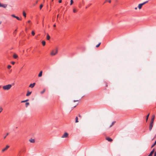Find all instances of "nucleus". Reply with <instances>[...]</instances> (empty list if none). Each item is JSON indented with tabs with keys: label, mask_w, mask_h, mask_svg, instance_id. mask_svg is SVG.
I'll use <instances>...</instances> for the list:
<instances>
[{
	"label": "nucleus",
	"mask_w": 156,
	"mask_h": 156,
	"mask_svg": "<svg viewBox=\"0 0 156 156\" xmlns=\"http://www.w3.org/2000/svg\"><path fill=\"white\" fill-rule=\"evenodd\" d=\"M12 87L11 84H8L4 86L3 87V88L4 90H9Z\"/></svg>",
	"instance_id": "1"
},
{
	"label": "nucleus",
	"mask_w": 156,
	"mask_h": 156,
	"mask_svg": "<svg viewBox=\"0 0 156 156\" xmlns=\"http://www.w3.org/2000/svg\"><path fill=\"white\" fill-rule=\"evenodd\" d=\"M57 52L58 49L57 48H56L52 51L51 53V55H55L57 54Z\"/></svg>",
	"instance_id": "2"
},
{
	"label": "nucleus",
	"mask_w": 156,
	"mask_h": 156,
	"mask_svg": "<svg viewBox=\"0 0 156 156\" xmlns=\"http://www.w3.org/2000/svg\"><path fill=\"white\" fill-rule=\"evenodd\" d=\"M154 125V122H151L149 126V130L150 131H151L152 129V127Z\"/></svg>",
	"instance_id": "3"
},
{
	"label": "nucleus",
	"mask_w": 156,
	"mask_h": 156,
	"mask_svg": "<svg viewBox=\"0 0 156 156\" xmlns=\"http://www.w3.org/2000/svg\"><path fill=\"white\" fill-rule=\"evenodd\" d=\"M68 133H65L64 134L62 135V138H65V137H66L68 136Z\"/></svg>",
	"instance_id": "4"
},
{
	"label": "nucleus",
	"mask_w": 156,
	"mask_h": 156,
	"mask_svg": "<svg viewBox=\"0 0 156 156\" xmlns=\"http://www.w3.org/2000/svg\"><path fill=\"white\" fill-rule=\"evenodd\" d=\"M9 145H7L6 147L2 149V151L3 152L6 150L9 147Z\"/></svg>",
	"instance_id": "5"
},
{
	"label": "nucleus",
	"mask_w": 156,
	"mask_h": 156,
	"mask_svg": "<svg viewBox=\"0 0 156 156\" xmlns=\"http://www.w3.org/2000/svg\"><path fill=\"white\" fill-rule=\"evenodd\" d=\"M35 85V83H31L29 87L31 88H33V87H34V86Z\"/></svg>",
	"instance_id": "6"
},
{
	"label": "nucleus",
	"mask_w": 156,
	"mask_h": 156,
	"mask_svg": "<svg viewBox=\"0 0 156 156\" xmlns=\"http://www.w3.org/2000/svg\"><path fill=\"white\" fill-rule=\"evenodd\" d=\"M154 118H155V116H154V115H153L152 117L151 122H154Z\"/></svg>",
	"instance_id": "7"
},
{
	"label": "nucleus",
	"mask_w": 156,
	"mask_h": 156,
	"mask_svg": "<svg viewBox=\"0 0 156 156\" xmlns=\"http://www.w3.org/2000/svg\"><path fill=\"white\" fill-rule=\"evenodd\" d=\"M106 140L109 142H112V139L109 137H107Z\"/></svg>",
	"instance_id": "8"
},
{
	"label": "nucleus",
	"mask_w": 156,
	"mask_h": 156,
	"mask_svg": "<svg viewBox=\"0 0 156 156\" xmlns=\"http://www.w3.org/2000/svg\"><path fill=\"white\" fill-rule=\"evenodd\" d=\"M142 5H143L142 4V3L139 4V5H138V8L139 9H140L141 8Z\"/></svg>",
	"instance_id": "9"
},
{
	"label": "nucleus",
	"mask_w": 156,
	"mask_h": 156,
	"mask_svg": "<svg viewBox=\"0 0 156 156\" xmlns=\"http://www.w3.org/2000/svg\"><path fill=\"white\" fill-rule=\"evenodd\" d=\"M31 93V92L28 91L27 94H26V96H29Z\"/></svg>",
	"instance_id": "10"
},
{
	"label": "nucleus",
	"mask_w": 156,
	"mask_h": 156,
	"mask_svg": "<svg viewBox=\"0 0 156 156\" xmlns=\"http://www.w3.org/2000/svg\"><path fill=\"white\" fill-rule=\"evenodd\" d=\"M6 6H7L6 5H5V4L2 5L1 4V7H2L4 8H5L6 7Z\"/></svg>",
	"instance_id": "11"
},
{
	"label": "nucleus",
	"mask_w": 156,
	"mask_h": 156,
	"mask_svg": "<svg viewBox=\"0 0 156 156\" xmlns=\"http://www.w3.org/2000/svg\"><path fill=\"white\" fill-rule=\"evenodd\" d=\"M29 141L31 142L32 143H34L35 142V140L34 139H31Z\"/></svg>",
	"instance_id": "12"
},
{
	"label": "nucleus",
	"mask_w": 156,
	"mask_h": 156,
	"mask_svg": "<svg viewBox=\"0 0 156 156\" xmlns=\"http://www.w3.org/2000/svg\"><path fill=\"white\" fill-rule=\"evenodd\" d=\"M13 58H17L18 57V56L17 55L15 54H14V55H13Z\"/></svg>",
	"instance_id": "13"
},
{
	"label": "nucleus",
	"mask_w": 156,
	"mask_h": 156,
	"mask_svg": "<svg viewBox=\"0 0 156 156\" xmlns=\"http://www.w3.org/2000/svg\"><path fill=\"white\" fill-rule=\"evenodd\" d=\"M42 71H41L40 72V73H39V74H38V76L39 77L41 76H42Z\"/></svg>",
	"instance_id": "14"
},
{
	"label": "nucleus",
	"mask_w": 156,
	"mask_h": 156,
	"mask_svg": "<svg viewBox=\"0 0 156 156\" xmlns=\"http://www.w3.org/2000/svg\"><path fill=\"white\" fill-rule=\"evenodd\" d=\"M50 38V37L48 34H47V39L48 40H49Z\"/></svg>",
	"instance_id": "15"
},
{
	"label": "nucleus",
	"mask_w": 156,
	"mask_h": 156,
	"mask_svg": "<svg viewBox=\"0 0 156 156\" xmlns=\"http://www.w3.org/2000/svg\"><path fill=\"white\" fill-rule=\"evenodd\" d=\"M115 122V121H113V122L112 123V124L109 127H111L114 124V123Z\"/></svg>",
	"instance_id": "16"
},
{
	"label": "nucleus",
	"mask_w": 156,
	"mask_h": 156,
	"mask_svg": "<svg viewBox=\"0 0 156 156\" xmlns=\"http://www.w3.org/2000/svg\"><path fill=\"white\" fill-rule=\"evenodd\" d=\"M42 43L43 46H44L45 45V42L44 41H42Z\"/></svg>",
	"instance_id": "17"
},
{
	"label": "nucleus",
	"mask_w": 156,
	"mask_h": 156,
	"mask_svg": "<svg viewBox=\"0 0 156 156\" xmlns=\"http://www.w3.org/2000/svg\"><path fill=\"white\" fill-rule=\"evenodd\" d=\"M149 115V114L146 116V121L147 122V121Z\"/></svg>",
	"instance_id": "18"
},
{
	"label": "nucleus",
	"mask_w": 156,
	"mask_h": 156,
	"mask_svg": "<svg viewBox=\"0 0 156 156\" xmlns=\"http://www.w3.org/2000/svg\"><path fill=\"white\" fill-rule=\"evenodd\" d=\"M23 16H24L25 17H26V13L25 12H23Z\"/></svg>",
	"instance_id": "19"
},
{
	"label": "nucleus",
	"mask_w": 156,
	"mask_h": 156,
	"mask_svg": "<svg viewBox=\"0 0 156 156\" xmlns=\"http://www.w3.org/2000/svg\"><path fill=\"white\" fill-rule=\"evenodd\" d=\"M78 122V118L77 117H76V118L75 122L76 123V122Z\"/></svg>",
	"instance_id": "20"
},
{
	"label": "nucleus",
	"mask_w": 156,
	"mask_h": 156,
	"mask_svg": "<svg viewBox=\"0 0 156 156\" xmlns=\"http://www.w3.org/2000/svg\"><path fill=\"white\" fill-rule=\"evenodd\" d=\"M156 144V140L154 144L152 145L151 147H152Z\"/></svg>",
	"instance_id": "21"
},
{
	"label": "nucleus",
	"mask_w": 156,
	"mask_h": 156,
	"mask_svg": "<svg viewBox=\"0 0 156 156\" xmlns=\"http://www.w3.org/2000/svg\"><path fill=\"white\" fill-rule=\"evenodd\" d=\"M15 18H16L17 20H21V19L19 17L17 16H16Z\"/></svg>",
	"instance_id": "22"
},
{
	"label": "nucleus",
	"mask_w": 156,
	"mask_h": 156,
	"mask_svg": "<svg viewBox=\"0 0 156 156\" xmlns=\"http://www.w3.org/2000/svg\"><path fill=\"white\" fill-rule=\"evenodd\" d=\"M148 2V1H146V2H144L143 3H142V4L143 5H144L145 4H146V3H147Z\"/></svg>",
	"instance_id": "23"
},
{
	"label": "nucleus",
	"mask_w": 156,
	"mask_h": 156,
	"mask_svg": "<svg viewBox=\"0 0 156 156\" xmlns=\"http://www.w3.org/2000/svg\"><path fill=\"white\" fill-rule=\"evenodd\" d=\"M29 105V102H27L25 104L26 106V107H27L28 105Z\"/></svg>",
	"instance_id": "24"
},
{
	"label": "nucleus",
	"mask_w": 156,
	"mask_h": 156,
	"mask_svg": "<svg viewBox=\"0 0 156 156\" xmlns=\"http://www.w3.org/2000/svg\"><path fill=\"white\" fill-rule=\"evenodd\" d=\"M29 101V100H28V99H27V100H24V101H21V102H22V103H23V102H27V101Z\"/></svg>",
	"instance_id": "25"
},
{
	"label": "nucleus",
	"mask_w": 156,
	"mask_h": 156,
	"mask_svg": "<svg viewBox=\"0 0 156 156\" xmlns=\"http://www.w3.org/2000/svg\"><path fill=\"white\" fill-rule=\"evenodd\" d=\"M101 44V43H99L98 44H97L96 46V47L97 48H98V47H99V46Z\"/></svg>",
	"instance_id": "26"
},
{
	"label": "nucleus",
	"mask_w": 156,
	"mask_h": 156,
	"mask_svg": "<svg viewBox=\"0 0 156 156\" xmlns=\"http://www.w3.org/2000/svg\"><path fill=\"white\" fill-rule=\"evenodd\" d=\"M9 133H7V134H6V135H5V136L4 137V139H5L6 137L8 135H9Z\"/></svg>",
	"instance_id": "27"
},
{
	"label": "nucleus",
	"mask_w": 156,
	"mask_h": 156,
	"mask_svg": "<svg viewBox=\"0 0 156 156\" xmlns=\"http://www.w3.org/2000/svg\"><path fill=\"white\" fill-rule=\"evenodd\" d=\"M31 34H32L33 35V36H34L35 34V33L34 32V31H32V32H31Z\"/></svg>",
	"instance_id": "28"
},
{
	"label": "nucleus",
	"mask_w": 156,
	"mask_h": 156,
	"mask_svg": "<svg viewBox=\"0 0 156 156\" xmlns=\"http://www.w3.org/2000/svg\"><path fill=\"white\" fill-rule=\"evenodd\" d=\"M73 0H71L70 1V5H72V4L73 3Z\"/></svg>",
	"instance_id": "29"
},
{
	"label": "nucleus",
	"mask_w": 156,
	"mask_h": 156,
	"mask_svg": "<svg viewBox=\"0 0 156 156\" xmlns=\"http://www.w3.org/2000/svg\"><path fill=\"white\" fill-rule=\"evenodd\" d=\"M43 5L42 4H41L40 5V9H41L43 7Z\"/></svg>",
	"instance_id": "30"
},
{
	"label": "nucleus",
	"mask_w": 156,
	"mask_h": 156,
	"mask_svg": "<svg viewBox=\"0 0 156 156\" xmlns=\"http://www.w3.org/2000/svg\"><path fill=\"white\" fill-rule=\"evenodd\" d=\"M45 91V89H44L41 92V94H43Z\"/></svg>",
	"instance_id": "31"
},
{
	"label": "nucleus",
	"mask_w": 156,
	"mask_h": 156,
	"mask_svg": "<svg viewBox=\"0 0 156 156\" xmlns=\"http://www.w3.org/2000/svg\"><path fill=\"white\" fill-rule=\"evenodd\" d=\"M106 2H108L109 3L111 2V0H106Z\"/></svg>",
	"instance_id": "32"
},
{
	"label": "nucleus",
	"mask_w": 156,
	"mask_h": 156,
	"mask_svg": "<svg viewBox=\"0 0 156 156\" xmlns=\"http://www.w3.org/2000/svg\"><path fill=\"white\" fill-rule=\"evenodd\" d=\"M11 67V66H10V65H9L8 66V69H10Z\"/></svg>",
	"instance_id": "33"
},
{
	"label": "nucleus",
	"mask_w": 156,
	"mask_h": 156,
	"mask_svg": "<svg viewBox=\"0 0 156 156\" xmlns=\"http://www.w3.org/2000/svg\"><path fill=\"white\" fill-rule=\"evenodd\" d=\"M0 109L1 110V111H0V113L2 111L3 109L2 107H0Z\"/></svg>",
	"instance_id": "34"
},
{
	"label": "nucleus",
	"mask_w": 156,
	"mask_h": 156,
	"mask_svg": "<svg viewBox=\"0 0 156 156\" xmlns=\"http://www.w3.org/2000/svg\"><path fill=\"white\" fill-rule=\"evenodd\" d=\"M12 16L13 17H15V18H16V16H15L14 15V14H12Z\"/></svg>",
	"instance_id": "35"
},
{
	"label": "nucleus",
	"mask_w": 156,
	"mask_h": 156,
	"mask_svg": "<svg viewBox=\"0 0 156 156\" xmlns=\"http://www.w3.org/2000/svg\"><path fill=\"white\" fill-rule=\"evenodd\" d=\"M73 12L74 13H75L76 12V10L75 9H73Z\"/></svg>",
	"instance_id": "36"
},
{
	"label": "nucleus",
	"mask_w": 156,
	"mask_h": 156,
	"mask_svg": "<svg viewBox=\"0 0 156 156\" xmlns=\"http://www.w3.org/2000/svg\"><path fill=\"white\" fill-rule=\"evenodd\" d=\"M15 62H12V65H14V64H15Z\"/></svg>",
	"instance_id": "37"
},
{
	"label": "nucleus",
	"mask_w": 156,
	"mask_h": 156,
	"mask_svg": "<svg viewBox=\"0 0 156 156\" xmlns=\"http://www.w3.org/2000/svg\"><path fill=\"white\" fill-rule=\"evenodd\" d=\"M62 2V0H59L58 2H59V3H61V2Z\"/></svg>",
	"instance_id": "38"
},
{
	"label": "nucleus",
	"mask_w": 156,
	"mask_h": 156,
	"mask_svg": "<svg viewBox=\"0 0 156 156\" xmlns=\"http://www.w3.org/2000/svg\"><path fill=\"white\" fill-rule=\"evenodd\" d=\"M91 5V4H90V5H88V6H87V7H86V9H87V8H88V7H89V6H90Z\"/></svg>",
	"instance_id": "39"
},
{
	"label": "nucleus",
	"mask_w": 156,
	"mask_h": 156,
	"mask_svg": "<svg viewBox=\"0 0 156 156\" xmlns=\"http://www.w3.org/2000/svg\"><path fill=\"white\" fill-rule=\"evenodd\" d=\"M154 156H156V151L154 153Z\"/></svg>",
	"instance_id": "40"
},
{
	"label": "nucleus",
	"mask_w": 156,
	"mask_h": 156,
	"mask_svg": "<svg viewBox=\"0 0 156 156\" xmlns=\"http://www.w3.org/2000/svg\"><path fill=\"white\" fill-rule=\"evenodd\" d=\"M79 101L78 100H74L73 101V102H76V101Z\"/></svg>",
	"instance_id": "41"
},
{
	"label": "nucleus",
	"mask_w": 156,
	"mask_h": 156,
	"mask_svg": "<svg viewBox=\"0 0 156 156\" xmlns=\"http://www.w3.org/2000/svg\"><path fill=\"white\" fill-rule=\"evenodd\" d=\"M53 26L54 27H56V25L55 24H54Z\"/></svg>",
	"instance_id": "42"
},
{
	"label": "nucleus",
	"mask_w": 156,
	"mask_h": 156,
	"mask_svg": "<svg viewBox=\"0 0 156 156\" xmlns=\"http://www.w3.org/2000/svg\"><path fill=\"white\" fill-rule=\"evenodd\" d=\"M30 20H29V21H28V23H30Z\"/></svg>",
	"instance_id": "43"
},
{
	"label": "nucleus",
	"mask_w": 156,
	"mask_h": 156,
	"mask_svg": "<svg viewBox=\"0 0 156 156\" xmlns=\"http://www.w3.org/2000/svg\"><path fill=\"white\" fill-rule=\"evenodd\" d=\"M37 2H38V1H36V4H37Z\"/></svg>",
	"instance_id": "44"
},
{
	"label": "nucleus",
	"mask_w": 156,
	"mask_h": 156,
	"mask_svg": "<svg viewBox=\"0 0 156 156\" xmlns=\"http://www.w3.org/2000/svg\"><path fill=\"white\" fill-rule=\"evenodd\" d=\"M135 9H137V7H136V8H135Z\"/></svg>",
	"instance_id": "45"
},
{
	"label": "nucleus",
	"mask_w": 156,
	"mask_h": 156,
	"mask_svg": "<svg viewBox=\"0 0 156 156\" xmlns=\"http://www.w3.org/2000/svg\"><path fill=\"white\" fill-rule=\"evenodd\" d=\"M1 23H2V22H1H1H0V24Z\"/></svg>",
	"instance_id": "46"
},
{
	"label": "nucleus",
	"mask_w": 156,
	"mask_h": 156,
	"mask_svg": "<svg viewBox=\"0 0 156 156\" xmlns=\"http://www.w3.org/2000/svg\"><path fill=\"white\" fill-rule=\"evenodd\" d=\"M76 106H74L73 107H74V108H75Z\"/></svg>",
	"instance_id": "47"
},
{
	"label": "nucleus",
	"mask_w": 156,
	"mask_h": 156,
	"mask_svg": "<svg viewBox=\"0 0 156 156\" xmlns=\"http://www.w3.org/2000/svg\"><path fill=\"white\" fill-rule=\"evenodd\" d=\"M58 16H57V17H58Z\"/></svg>",
	"instance_id": "48"
},
{
	"label": "nucleus",
	"mask_w": 156,
	"mask_h": 156,
	"mask_svg": "<svg viewBox=\"0 0 156 156\" xmlns=\"http://www.w3.org/2000/svg\"><path fill=\"white\" fill-rule=\"evenodd\" d=\"M79 117H80V115H79Z\"/></svg>",
	"instance_id": "49"
},
{
	"label": "nucleus",
	"mask_w": 156,
	"mask_h": 156,
	"mask_svg": "<svg viewBox=\"0 0 156 156\" xmlns=\"http://www.w3.org/2000/svg\"><path fill=\"white\" fill-rule=\"evenodd\" d=\"M0 7H1V3H0Z\"/></svg>",
	"instance_id": "50"
},
{
	"label": "nucleus",
	"mask_w": 156,
	"mask_h": 156,
	"mask_svg": "<svg viewBox=\"0 0 156 156\" xmlns=\"http://www.w3.org/2000/svg\"><path fill=\"white\" fill-rule=\"evenodd\" d=\"M53 0H52V1H53Z\"/></svg>",
	"instance_id": "51"
}]
</instances>
